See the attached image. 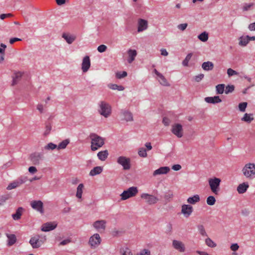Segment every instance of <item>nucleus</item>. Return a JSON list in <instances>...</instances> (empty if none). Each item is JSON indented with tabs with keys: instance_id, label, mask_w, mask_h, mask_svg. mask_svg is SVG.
<instances>
[{
	"instance_id": "obj_1",
	"label": "nucleus",
	"mask_w": 255,
	"mask_h": 255,
	"mask_svg": "<svg viewBox=\"0 0 255 255\" xmlns=\"http://www.w3.org/2000/svg\"><path fill=\"white\" fill-rule=\"evenodd\" d=\"M98 112L104 117L107 118L109 117L112 114V107L107 102L101 101L98 104Z\"/></svg>"
},
{
	"instance_id": "obj_2",
	"label": "nucleus",
	"mask_w": 255,
	"mask_h": 255,
	"mask_svg": "<svg viewBox=\"0 0 255 255\" xmlns=\"http://www.w3.org/2000/svg\"><path fill=\"white\" fill-rule=\"evenodd\" d=\"M91 140V150L95 151L102 147L104 144V139L102 137L95 133H91L90 135Z\"/></svg>"
},
{
	"instance_id": "obj_3",
	"label": "nucleus",
	"mask_w": 255,
	"mask_h": 255,
	"mask_svg": "<svg viewBox=\"0 0 255 255\" xmlns=\"http://www.w3.org/2000/svg\"><path fill=\"white\" fill-rule=\"evenodd\" d=\"M244 175L248 178L253 179L255 177V164H246L242 169Z\"/></svg>"
},
{
	"instance_id": "obj_4",
	"label": "nucleus",
	"mask_w": 255,
	"mask_h": 255,
	"mask_svg": "<svg viewBox=\"0 0 255 255\" xmlns=\"http://www.w3.org/2000/svg\"><path fill=\"white\" fill-rule=\"evenodd\" d=\"M221 180L217 177L209 179L208 183L212 192L216 195L218 194L220 190V185Z\"/></svg>"
},
{
	"instance_id": "obj_5",
	"label": "nucleus",
	"mask_w": 255,
	"mask_h": 255,
	"mask_svg": "<svg viewBox=\"0 0 255 255\" xmlns=\"http://www.w3.org/2000/svg\"><path fill=\"white\" fill-rule=\"evenodd\" d=\"M45 236H35L30 239L29 244L33 249L39 248L46 241Z\"/></svg>"
},
{
	"instance_id": "obj_6",
	"label": "nucleus",
	"mask_w": 255,
	"mask_h": 255,
	"mask_svg": "<svg viewBox=\"0 0 255 255\" xmlns=\"http://www.w3.org/2000/svg\"><path fill=\"white\" fill-rule=\"evenodd\" d=\"M137 193L138 190L137 187L134 186L129 187L127 190H124L121 194V200H126L129 198L134 197Z\"/></svg>"
},
{
	"instance_id": "obj_7",
	"label": "nucleus",
	"mask_w": 255,
	"mask_h": 255,
	"mask_svg": "<svg viewBox=\"0 0 255 255\" xmlns=\"http://www.w3.org/2000/svg\"><path fill=\"white\" fill-rule=\"evenodd\" d=\"M27 180L26 176H20L10 183L6 187V189L8 190L15 189L24 183Z\"/></svg>"
},
{
	"instance_id": "obj_8",
	"label": "nucleus",
	"mask_w": 255,
	"mask_h": 255,
	"mask_svg": "<svg viewBox=\"0 0 255 255\" xmlns=\"http://www.w3.org/2000/svg\"><path fill=\"white\" fill-rule=\"evenodd\" d=\"M102 239L100 235L98 233H95L89 238L88 244L92 249H96L101 243Z\"/></svg>"
},
{
	"instance_id": "obj_9",
	"label": "nucleus",
	"mask_w": 255,
	"mask_h": 255,
	"mask_svg": "<svg viewBox=\"0 0 255 255\" xmlns=\"http://www.w3.org/2000/svg\"><path fill=\"white\" fill-rule=\"evenodd\" d=\"M117 163L122 165L124 170H128L130 168V159L124 156L117 158Z\"/></svg>"
},
{
	"instance_id": "obj_10",
	"label": "nucleus",
	"mask_w": 255,
	"mask_h": 255,
	"mask_svg": "<svg viewBox=\"0 0 255 255\" xmlns=\"http://www.w3.org/2000/svg\"><path fill=\"white\" fill-rule=\"evenodd\" d=\"M140 197L142 199H144L145 202L149 205L155 204L159 200L157 197L147 193H142Z\"/></svg>"
},
{
	"instance_id": "obj_11",
	"label": "nucleus",
	"mask_w": 255,
	"mask_h": 255,
	"mask_svg": "<svg viewBox=\"0 0 255 255\" xmlns=\"http://www.w3.org/2000/svg\"><path fill=\"white\" fill-rule=\"evenodd\" d=\"M106 223L105 220H98L93 223V226L98 232L102 233L105 230Z\"/></svg>"
},
{
	"instance_id": "obj_12",
	"label": "nucleus",
	"mask_w": 255,
	"mask_h": 255,
	"mask_svg": "<svg viewBox=\"0 0 255 255\" xmlns=\"http://www.w3.org/2000/svg\"><path fill=\"white\" fill-rule=\"evenodd\" d=\"M171 131L174 135L179 138L181 137L183 135L182 126L179 124L173 125L172 127Z\"/></svg>"
},
{
	"instance_id": "obj_13",
	"label": "nucleus",
	"mask_w": 255,
	"mask_h": 255,
	"mask_svg": "<svg viewBox=\"0 0 255 255\" xmlns=\"http://www.w3.org/2000/svg\"><path fill=\"white\" fill-rule=\"evenodd\" d=\"M193 211V208L189 204H183L181 206V213L185 218L189 217Z\"/></svg>"
},
{
	"instance_id": "obj_14",
	"label": "nucleus",
	"mask_w": 255,
	"mask_h": 255,
	"mask_svg": "<svg viewBox=\"0 0 255 255\" xmlns=\"http://www.w3.org/2000/svg\"><path fill=\"white\" fill-rule=\"evenodd\" d=\"M172 247L175 250L180 253H183L186 250L185 244L179 240H173Z\"/></svg>"
},
{
	"instance_id": "obj_15",
	"label": "nucleus",
	"mask_w": 255,
	"mask_h": 255,
	"mask_svg": "<svg viewBox=\"0 0 255 255\" xmlns=\"http://www.w3.org/2000/svg\"><path fill=\"white\" fill-rule=\"evenodd\" d=\"M148 28L147 20L139 18L137 20V32H141L146 30Z\"/></svg>"
},
{
	"instance_id": "obj_16",
	"label": "nucleus",
	"mask_w": 255,
	"mask_h": 255,
	"mask_svg": "<svg viewBox=\"0 0 255 255\" xmlns=\"http://www.w3.org/2000/svg\"><path fill=\"white\" fill-rule=\"evenodd\" d=\"M30 205L33 209L39 212L40 213H43V204L41 201H32L30 203Z\"/></svg>"
},
{
	"instance_id": "obj_17",
	"label": "nucleus",
	"mask_w": 255,
	"mask_h": 255,
	"mask_svg": "<svg viewBox=\"0 0 255 255\" xmlns=\"http://www.w3.org/2000/svg\"><path fill=\"white\" fill-rule=\"evenodd\" d=\"M57 226L56 222H47L42 226L41 230L44 232H49L55 229Z\"/></svg>"
},
{
	"instance_id": "obj_18",
	"label": "nucleus",
	"mask_w": 255,
	"mask_h": 255,
	"mask_svg": "<svg viewBox=\"0 0 255 255\" xmlns=\"http://www.w3.org/2000/svg\"><path fill=\"white\" fill-rule=\"evenodd\" d=\"M91 66L90 57L88 56H85L82 60V70L84 73L88 71Z\"/></svg>"
},
{
	"instance_id": "obj_19",
	"label": "nucleus",
	"mask_w": 255,
	"mask_h": 255,
	"mask_svg": "<svg viewBox=\"0 0 255 255\" xmlns=\"http://www.w3.org/2000/svg\"><path fill=\"white\" fill-rule=\"evenodd\" d=\"M170 171V168L167 166L161 167L154 171L153 175L156 176L158 175L166 174Z\"/></svg>"
},
{
	"instance_id": "obj_20",
	"label": "nucleus",
	"mask_w": 255,
	"mask_h": 255,
	"mask_svg": "<svg viewBox=\"0 0 255 255\" xmlns=\"http://www.w3.org/2000/svg\"><path fill=\"white\" fill-rule=\"evenodd\" d=\"M204 100L206 103L213 104L220 103L222 102L221 99L218 96L214 97H206Z\"/></svg>"
},
{
	"instance_id": "obj_21",
	"label": "nucleus",
	"mask_w": 255,
	"mask_h": 255,
	"mask_svg": "<svg viewBox=\"0 0 255 255\" xmlns=\"http://www.w3.org/2000/svg\"><path fill=\"white\" fill-rule=\"evenodd\" d=\"M127 53L128 55L127 61L128 63H131L137 55V52L134 49H129L128 50Z\"/></svg>"
},
{
	"instance_id": "obj_22",
	"label": "nucleus",
	"mask_w": 255,
	"mask_h": 255,
	"mask_svg": "<svg viewBox=\"0 0 255 255\" xmlns=\"http://www.w3.org/2000/svg\"><path fill=\"white\" fill-rule=\"evenodd\" d=\"M121 114L124 117V120L127 122H131L133 121V116L132 113L128 110H123Z\"/></svg>"
},
{
	"instance_id": "obj_23",
	"label": "nucleus",
	"mask_w": 255,
	"mask_h": 255,
	"mask_svg": "<svg viewBox=\"0 0 255 255\" xmlns=\"http://www.w3.org/2000/svg\"><path fill=\"white\" fill-rule=\"evenodd\" d=\"M66 41L69 44L72 43L76 39V36L67 33H64L62 36Z\"/></svg>"
},
{
	"instance_id": "obj_24",
	"label": "nucleus",
	"mask_w": 255,
	"mask_h": 255,
	"mask_svg": "<svg viewBox=\"0 0 255 255\" xmlns=\"http://www.w3.org/2000/svg\"><path fill=\"white\" fill-rule=\"evenodd\" d=\"M24 211V209L22 207H18L14 214H12L11 216L12 219L17 221L21 218V216Z\"/></svg>"
},
{
	"instance_id": "obj_25",
	"label": "nucleus",
	"mask_w": 255,
	"mask_h": 255,
	"mask_svg": "<svg viewBox=\"0 0 255 255\" xmlns=\"http://www.w3.org/2000/svg\"><path fill=\"white\" fill-rule=\"evenodd\" d=\"M7 238V246H11L14 245L16 241V238L15 235L14 234H8L7 233L5 234Z\"/></svg>"
},
{
	"instance_id": "obj_26",
	"label": "nucleus",
	"mask_w": 255,
	"mask_h": 255,
	"mask_svg": "<svg viewBox=\"0 0 255 255\" xmlns=\"http://www.w3.org/2000/svg\"><path fill=\"white\" fill-rule=\"evenodd\" d=\"M249 185L248 183H243L240 184L237 187V191L239 194H243L246 192Z\"/></svg>"
},
{
	"instance_id": "obj_27",
	"label": "nucleus",
	"mask_w": 255,
	"mask_h": 255,
	"mask_svg": "<svg viewBox=\"0 0 255 255\" xmlns=\"http://www.w3.org/2000/svg\"><path fill=\"white\" fill-rule=\"evenodd\" d=\"M200 198L199 195H194L193 196L189 197L187 200V202L188 203L190 204H195L196 203L199 202L200 201Z\"/></svg>"
},
{
	"instance_id": "obj_28",
	"label": "nucleus",
	"mask_w": 255,
	"mask_h": 255,
	"mask_svg": "<svg viewBox=\"0 0 255 255\" xmlns=\"http://www.w3.org/2000/svg\"><path fill=\"white\" fill-rule=\"evenodd\" d=\"M202 68L205 71H210L214 68V64L210 61L204 62L202 64Z\"/></svg>"
},
{
	"instance_id": "obj_29",
	"label": "nucleus",
	"mask_w": 255,
	"mask_h": 255,
	"mask_svg": "<svg viewBox=\"0 0 255 255\" xmlns=\"http://www.w3.org/2000/svg\"><path fill=\"white\" fill-rule=\"evenodd\" d=\"M108 155L109 153L107 150L101 151L97 154L98 158L101 161H105L107 158Z\"/></svg>"
},
{
	"instance_id": "obj_30",
	"label": "nucleus",
	"mask_w": 255,
	"mask_h": 255,
	"mask_svg": "<svg viewBox=\"0 0 255 255\" xmlns=\"http://www.w3.org/2000/svg\"><path fill=\"white\" fill-rule=\"evenodd\" d=\"M255 4L254 2L245 3L243 4L242 9L243 11H248L253 10Z\"/></svg>"
},
{
	"instance_id": "obj_31",
	"label": "nucleus",
	"mask_w": 255,
	"mask_h": 255,
	"mask_svg": "<svg viewBox=\"0 0 255 255\" xmlns=\"http://www.w3.org/2000/svg\"><path fill=\"white\" fill-rule=\"evenodd\" d=\"M239 44L242 47H245L247 45V44L249 43V39H248V35L244 36H241L239 38Z\"/></svg>"
},
{
	"instance_id": "obj_32",
	"label": "nucleus",
	"mask_w": 255,
	"mask_h": 255,
	"mask_svg": "<svg viewBox=\"0 0 255 255\" xmlns=\"http://www.w3.org/2000/svg\"><path fill=\"white\" fill-rule=\"evenodd\" d=\"M103 171V168L101 166H96L92 169L90 172V176H95L97 174H100Z\"/></svg>"
},
{
	"instance_id": "obj_33",
	"label": "nucleus",
	"mask_w": 255,
	"mask_h": 255,
	"mask_svg": "<svg viewBox=\"0 0 255 255\" xmlns=\"http://www.w3.org/2000/svg\"><path fill=\"white\" fill-rule=\"evenodd\" d=\"M84 186L82 183L80 184L77 188L76 196L78 199H81Z\"/></svg>"
},
{
	"instance_id": "obj_34",
	"label": "nucleus",
	"mask_w": 255,
	"mask_h": 255,
	"mask_svg": "<svg viewBox=\"0 0 255 255\" xmlns=\"http://www.w3.org/2000/svg\"><path fill=\"white\" fill-rule=\"evenodd\" d=\"M23 73L21 72H16L14 73V76H13V80H12V85H14L16 84L17 81L20 79V78L22 77Z\"/></svg>"
},
{
	"instance_id": "obj_35",
	"label": "nucleus",
	"mask_w": 255,
	"mask_h": 255,
	"mask_svg": "<svg viewBox=\"0 0 255 255\" xmlns=\"http://www.w3.org/2000/svg\"><path fill=\"white\" fill-rule=\"evenodd\" d=\"M198 39L202 42H206L209 38L208 33L205 31L201 33L198 36Z\"/></svg>"
},
{
	"instance_id": "obj_36",
	"label": "nucleus",
	"mask_w": 255,
	"mask_h": 255,
	"mask_svg": "<svg viewBox=\"0 0 255 255\" xmlns=\"http://www.w3.org/2000/svg\"><path fill=\"white\" fill-rule=\"evenodd\" d=\"M70 140L68 139H65L59 143L57 146L58 149H65L67 145L69 143Z\"/></svg>"
},
{
	"instance_id": "obj_37",
	"label": "nucleus",
	"mask_w": 255,
	"mask_h": 255,
	"mask_svg": "<svg viewBox=\"0 0 255 255\" xmlns=\"http://www.w3.org/2000/svg\"><path fill=\"white\" fill-rule=\"evenodd\" d=\"M108 87L112 90H117L118 91H123L125 89V88L123 86H119L117 84H110L108 85Z\"/></svg>"
},
{
	"instance_id": "obj_38",
	"label": "nucleus",
	"mask_w": 255,
	"mask_h": 255,
	"mask_svg": "<svg viewBox=\"0 0 255 255\" xmlns=\"http://www.w3.org/2000/svg\"><path fill=\"white\" fill-rule=\"evenodd\" d=\"M158 77V81L160 83L161 85L164 86H169V84L167 82V80L165 79L164 76L161 74Z\"/></svg>"
},
{
	"instance_id": "obj_39",
	"label": "nucleus",
	"mask_w": 255,
	"mask_h": 255,
	"mask_svg": "<svg viewBox=\"0 0 255 255\" xmlns=\"http://www.w3.org/2000/svg\"><path fill=\"white\" fill-rule=\"evenodd\" d=\"M254 120L252 114H245L244 117L242 118V121L246 122L247 123H251Z\"/></svg>"
},
{
	"instance_id": "obj_40",
	"label": "nucleus",
	"mask_w": 255,
	"mask_h": 255,
	"mask_svg": "<svg viewBox=\"0 0 255 255\" xmlns=\"http://www.w3.org/2000/svg\"><path fill=\"white\" fill-rule=\"evenodd\" d=\"M10 197V195L8 194L0 196V206L3 205Z\"/></svg>"
},
{
	"instance_id": "obj_41",
	"label": "nucleus",
	"mask_w": 255,
	"mask_h": 255,
	"mask_svg": "<svg viewBox=\"0 0 255 255\" xmlns=\"http://www.w3.org/2000/svg\"><path fill=\"white\" fill-rule=\"evenodd\" d=\"M198 231L200 235L203 237H207L208 235L205 231L204 227L202 225H198L197 227Z\"/></svg>"
},
{
	"instance_id": "obj_42",
	"label": "nucleus",
	"mask_w": 255,
	"mask_h": 255,
	"mask_svg": "<svg viewBox=\"0 0 255 255\" xmlns=\"http://www.w3.org/2000/svg\"><path fill=\"white\" fill-rule=\"evenodd\" d=\"M192 56V53H190L187 55L184 60L182 61V65L185 67L188 66L189 61L190 60Z\"/></svg>"
},
{
	"instance_id": "obj_43",
	"label": "nucleus",
	"mask_w": 255,
	"mask_h": 255,
	"mask_svg": "<svg viewBox=\"0 0 255 255\" xmlns=\"http://www.w3.org/2000/svg\"><path fill=\"white\" fill-rule=\"evenodd\" d=\"M121 253L122 255H132L131 250L127 247L122 248Z\"/></svg>"
},
{
	"instance_id": "obj_44",
	"label": "nucleus",
	"mask_w": 255,
	"mask_h": 255,
	"mask_svg": "<svg viewBox=\"0 0 255 255\" xmlns=\"http://www.w3.org/2000/svg\"><path fill=\"white\" fill-rule=\"evenodd\" d=\"M205 244L207 246L210 248H215L217 246L216 244L209 238H208L205 240Z\"/></svg>"
},
{
	"instance_id": "obj_45",
	"label": "nucleus",
	"mask_w": 255,
	"mask_h": 255,
	"mask_svg": "<svg viewBox=\"0 0 255 255\" xmlns=\"http://www.w3.org/2000/svg\"><path fill=\"white\" fill-rule=\"evenodd\" d=\"M225 89L224 84H219L216 86V93L218 94H222L224 93Z\"/></svg>"
},
{
	"instance_id": "obj_46",
	"label": "nucleus",
	"mask_w": 255,
	"mask_h": 255,
	"mask_svg": "<svg viewBox=\"0 0 255 255\" xmlns=\"http://www.w3.org/2000/svg\"><path fill=\"white\" fill-rule=\"evenodd\" d=\"M57 147V145L53 143L50 142L44 146L45 150H54Z\"/></svg>"
},
{
	"instance_id": "obj_47",
	"label": "nucleus",
	"mask_w": 255,
	"mask_h": 255,
	"mask_svg": "<svg viewBox=\"0 0 255 255\" xmlns=\"http://www.w3.org/2000/svg\"><path fill=\"white\" fill-rule=\"evenodd\" d=\"M139 156L142 157H146L147 156L146 150L144 147L139 148L138 151Z\"/></svg>"
},
{
	"instance_id": "obj_48",
	"label": "nucleus",
	"mask_w": 255,
	"mask_h": 255,
	"mask_svg": "<svg viewBox=\"0 0 255 255\" xmlns=\"http://www.w3.org/2000/svg\"><path fill=\"white\" fill-rule=\"evenodd\" d=\"M216 199L213 196H210L207 198V203L209 205H213L215 204Z\"/></svg>"
},
{
	"instance_id": "obj_49",
	"label": "nucleus",
	"mask_w": 255,
	"mask_h": 255,
	"mask_svg": "<svg viewBox=\"0 0 255 255\" xmlns=\"http://www.w3.org/2000/svg\"><path fill=\"white\" fill-rule=\"evenodd\" d=\"M247 106V102H243L241 103H240L239 105V108L241 112H244L245 111L246 109Z\"/></svg>"
},
{
	"instance_id": "obj_50",
	"label": "nucleus",
	"mask_w": 255,
	"mask_h": 255,
	"mask_svg": "<svg viewBox=\"0 0 255 255\" xmlns=\"http://www.w3.org/2000/svg\"><path fill=\"white\" fill-rule=\"evenodd\" d=\"M136 255H150V252L148 249L141 250Z\"/></svg>"
},
{
	"instance_id": "obj_51",
	"label": "nucleus",
	"mask_w": 255,
	"mask_h": 255,
	"mask_svg": "<svg viewBox=\"0 0 255 255\" xmlns=\"http://www.w3.org/2000/svg\"><path fill=\"white\" fill-rule=\"evenodd\" d=\"M127 76V73L126 71L119 72L116 73V77L118 79H122Z\"/></svg>"
},
{
	"instance_id": "obj_52",
	"label": "nucleus",
	"mask_w": 255,
	"mask_h": 255,
	"mask_svg": "<svg viewBox=\"0 0 255 255\" xmlns=\"http://www.w3.org/2000/svg\"><path fill=\"white\" fill-rule=\"evenodd\" d=\"M227 74L228 75L229 77H231L234 75H237L238 73L231 68H229L227 70Z\"/></svg>"
},
{
	"instance_id": "obj_53",
	"label": "nucleus",
	"mask_w": 255,
	"mask_h": 255,
	"mask_svg": "<svg viewBox=\"0 0 255 255\" xmlns=\"http://www.w3.org/2000/svg\"><path fill=\"white\" fill-rule=\"evenodd\" d=\"M234 90V86L233 85H228L225 89V93L228 94L232 93Z\"/></svg>"
},
{
	"instance_id": "obj_54",
	"label": "nucleus",
	"mask_w": 255,
	"mask_h": 255,
	"mask_svg": "<svg viewBox=\"0 0 255 255\" xmlns=\"http://www.w3.org/2000/svg\"><path fill=\"white\" fill-rule=\"evenodd\" d=\"M107 49V47L105 45L102 44L98 47L97 50L99 52L102 53L105 52Z\"/></svg>"
},
{
	"instance_id": "obj_55",
	"label": "nucleus",
	"mask_w": 255,
	"mask_h": 255,
	"mask_svg": "<svg viewBox=\"0 0 255 255\" xmlns=\"http://www.w3.org/2000/svg\"><path fill=\"white\" fill-rule=\"evenodd\" d=\"M204 77L203 74H200L198 75L195 76L194 78L195 81L197 82H200Z\"/></svg>"
},
{
	"instance_id": "obj_56",
	"label": "nucleus",
	"mask_w": 255,
	"mask_h": 255,
	"mask_svg": "<svg viewBox=\"0 0 255 255\" xmlns=\"http://www.w3.org/2000/svg\"><path fill=\"white\" fill-rule=\"evenodd\" d=\"M187 26H188V24L186 23H182V24H180L178 25L177 28L181 31H184L186 29Z\"/></svg>"
},
{
	"instance_id": "obj_57",
	"label": "nucleus",
	"mask_w": 255,
	"mask_h": 255,
	"mask_svg": "<svg viewBox=\"0 0 255 255\" xmlns=\"http://www.w3.org/2000/svg\"><path fill=\"white\" fill-rule=\"evenodd\" d=\"M230 248L232 251L235 252V251H237L239 249V246L237 244L235 243V244H232Z\"/></svg>"
},
{
	"instance_id": "obj_58",
	"label": "nucleus",
	"mask_w": 255,
	"mask_h": 255,
	"mask_svg": "<svg viewBox=\"0 0 255 255\" xmlns=\"http://www.w3.org/2000/svg\"><path fill=\"white\" fill-rule=\"evenodd\" d=\"M0 46V53L4 54L5 49L6 48V45H5L3 43H1Z\"/></svg>"
},
{
	"instance_id": "obj_59",
	"label": "nucleus",
	"mask_w": 255,
	"mask_h": 255,
	"mask_svg": "<svg viewBox=\"0 0 255 255\" xmlns=\"http://www.w3.org/2000/svg\"><path fill=\"white\" fill-rule=\"evenodd\" d=\"M37 169L34 166H30L28 168V171L32 174H33L37 172Z\"/></svg>"
},
{
	"instance_id": "obj_60",
	"label": "nucleus",
	"mask_w": 255,
	"mask_h": 255,
	"mask_svg": "<svg viewBox=\"0 0 255 255\" xmlns=\"http://www.w3.org/2000/svg\"><path fill=\"white\" fill-rule=\"evenodd\" d=\"M21 39L20 38H16V37L12 38L10 39L9 43L11 44H12L16 41H21Z\"/></svg>"
},
{
	"instance_id": "obj_61",
	"label": "nucleus",
	"mask_w": 255,
	"mask_h": 255,
	"mask_svg": "<svg viewBox=\"0 0 255 255\" xmlns=\"http://www.w3.org/2000/svg\"><path fill=\"white\" fill-rule=\"evenodd\" d=\"M181 168V166L179 164H175L172 166V169L175 171L179 170Z\"/></svg>"
},
{
	"instance_id": "obj_62",
	"label": "nucleus",
	"mask_w": 255,
	"mask_h": 255,
	"mask_svg": "<svg viewBox=\"0 0 255 255\" xmlns=\"http://www.w3.org/2000/svg\"><path fill=\"white\" fill-rule=\"evenodd\" d=\"M162 122L165 126H168L170 123V121L167 118L164 117L163 119Z\"/></svg>"
},
{
	"instance_id": "obj_63",
	"label": "nucleus",
	"mask_w": 255,
	"mask_h": 255,
	"mask_svg": "<svg viewBox=\"0 0 255 255\" xmlns=\"http://www.w3.org/2000/svg\"><path fill=\"white\" fill-rule=\"evenodd\" d=\"M249 29L251 31H255V22L252 23H251L249 25Z\"/></svg>"
},
{
	"instance_id": "obj_64",
	"label": "nucleus",
	"mask_w": 255,
	"mask_h": 255,
	"mask_svg": "<svg viewBox=\"0 0 255 255\" xmlns=\"http://www.w3.org/2000/svg\"><path fill=\"white\" fill-rule=\"evenodd\" d=\"M160 51H161V55H162L163 56H166L168 54V52L167 51V50L165 49H161L160 50Z\"/></svg>"
}]
</instances>
